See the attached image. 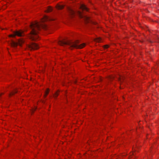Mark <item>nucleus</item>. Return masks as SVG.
Listing matches in <instances>:
<instances>
[{
	"label": "nucleus",
	"instance_id": "obj_1",
	"mask_svg": "<svg viewBox=\"0 0 159 159\" xmlns=\"http://www.w3.org/2000/svg\"><path fill=\"white\" fill-rule=\"evenodd\" d=\"M31 31L29 36L30 39L32 40H35L39 38L38 34L41 28L46 29V25L45 24H40L37 21L32 23L30 25Z\"/></svg>",
	"mask_w": 159,
	"mask_h": 159
},
{
	"label": "nucleus",
	"instance_id": "obj_2",
	"mask_svg": "<svg viewBox=\"0 0 159 159\" xmlns=\"http://www.w3.org/2000/svg\"><path fill=\"white\" fill-rule=\"evenodd\" d=\"M78 40H76L75 42H72L70 40V48H77L81 49L84 47L85 45V43H83L79 45Z\"/></svg>",
	"mask_w": 159,
	"mask_h": 159
},
{
	"label": "nucleus",
	"instance_id": "obj_3",
	"mask_svg": "<svg viewBox=\"0 0 159 159\" xmlns=\"http://www.w3.org/2000/svg\"><path fill=\"white\" fill-rule=\"evenodd\" d=\"M24 42V41L22 39H20L18 40L17 42H16L13 41H12L11 42V45L13 48H16L17 47L18 45L21 46L22 44Z\"/></svg>",
	"mask_w": 159,
	"mask_h": 159
},
{
	"label": "nucleus",
	"instance_id": "obj_4",
	"mask_svg": "<svg viewBox=\"0 0 159 159\" xmlns=\"http://www.w3.org/2000/svg\"><path fill=\"white\" fill-rule=\"evenodd\" d=\"M78 14L80 18H83L86 23L89 22L91 20L89 17L84 15L81 11H79Z\"/></svg>",
	"mask_w": 159,
	"mask_h": 159
},
{
	"label": "nucleus",
	"instance_id": "obj_5",
	"mask_svg": "<svg viewBox=\"0 0 159 159\" xmlns=\"http://www.w3.org/2000/svg\"><path fill=\"white\" fill-rule=\"evenodd\" d=\"M27 47L29 50H35L38 49L39 48V46L35 43H32L28 45Z\"/></svg>",
	"mask_w": 159,
	"mask_h": 159
},
{
	"label": "nucleus",
	"instance_id": "obj_6",
	"mask_svg": "<svg viewBox=\"0 0 159 159\" xmlns=\"http://www.w3.org/2000/svg\"><path fill=\"white\" fill-rule=\"evenodd\" d=\"M23 31L20 30L14 32V34L10 35V36L11 37H14L16 35L20 37L23 36Z\"/></svg>",
	"mask_w": 159,
	"mask_h": 159
},
{
	"label": "nucleus",
	"instance_id": "obj_7",
	"mask_svg": "<svg viewBox=\"0 0 159 159\" xmlns=\"http://www.w3.org/2000/svg\"><path fill=\"white\" fill-rule=\"evenodd\" d=\"M58 43L61 46L67 45L69 44L68 40L66 39L59 40L58 42Z\"/></svg>",
	"mask_w": 159,
	"mask_h": 159
},
{
	"label": "nucleus",
	"instance_id": "obj_8",
	"mask_svg": "<svg viewBox=\"0 0 159 159\" xmlns=\"http://www.w3.org/2000/svg\"><path fill=\"white\" fill-rule=\"evenodd\" d=\"M55 19V18H54L52 17H50L45 16H44V18L42 20V22H43L48 20H53Z\"/></svg>",
	"mask_w": 159,
	"mask_h": 159
},
{
	"label": "nucleus",
	"instance_id": "obj_9",
	"mask_svg": "<svg viewBox=\"0 0 159 159\" xmlns=\"http://www.w3.org/2000/svg\"><path fill=\"white\" fill-rule=\"evenodd\" d=\"M80 8L82 11H88V9L86 6L84 4H82L80 5Z\"/></svg>",
	"mask_w": 159,
	"mask_h": 159
},
{
	"label": "nucleus",
	"instance_id": "obj_10",
	"mask_svg": "<svg viewBox=\"0 0 159 159\" xmlns=\"http://www.w3.org/2000/svg\"><path fill=\"white\" fill-rule=\"evenodd\" d=\"M64 6L62 5L57 4L56 6V8L58 10H61L63 8Z\"/></svg>",
	"mask_w": 159,
	"mask_h": 159
},
{
	"label": "nucleus",
	"instance_id": "obj_11",
	"mask_svg": "<svg viewBox=\"0 0 159 159\" xmlns=\"http://www.w3.org/2000/svg\"><path fill=\"white\" fill-rule=\"evenodd\" d=\"M17 92V90L16 89H15L13 91L9 93V96H10L11 95H14L15 93H16Z\"/></svg>",
	"mask_w": 159,
	"mask_h": 159
},
{
	"label": "nucleus",
	"instance_id": "obj_12",
	"mask_svg": "<svg viewBox=\"0 0 159 159\" xmlns=\"http://www.w3.org/2000/svg\"><path fill=\"white\" fill-rule=\"evenodd\" d=\"M94 40L96 42H101V39L100 38H98L95 39Z\"/></svg>",
	"mask_w": 159,
	"mask_h": 159
},
{
	"label": "nucleus",
	"instance_id": "obj_13",
	"mask_svg": "<svg viewBox=\"0 0 159 159\" xmlns=\"http://www.w3.org/2000/svg\"><path fill=\"white\" fill-rule=\"evenodd\" d=\"M52 8L49 7H48V9H47V10L46 11V12H50V11H52Z\"/></svg>",
	"mask_w": 159,
	"mask_h": 159
},
{
	"label": "nucleus",
	"instance_id": "obj_14",
	"mask_svg": "<svg viewBox=\"0 0 159 159\" xmlns=\"http://www.w3.org/2000/svg\"><path fill=\"white\" fill-rule=\"evenodd\" d=\"M49 89H47V90L45 91V96L46 97L47 95L49 93Z\"/></svg>",
	"mask_w": 159,
	"mask_h": 159
},
{
	"label": "nucleus",
	"instance_id": "obj_15",
	"mask_svg": "<svg viewBox=\"0 0 159 159\" xmlns=\"http://www.w3.org/2000/svg\"><path fill=\"white\" fill-rule=\"evenodd\" d=\"M58 92H56L55 94L54 95V97L55 98H56L58 95Z\"/></svg>",
	"mask_w": 159,
	"mask_h": 159
},
{
	"label": "nucleus",
	"instance_id": "obj_16",
	"mask_svg": "<svg viewBox=\"0 0 159 159\" xmlns=\"http://www.w3.org/2000/svg\"><path fill=\"white\" fill-rule=\"evenodd\" d=\"M123 78L122 77V78H121L120 77L118 78V80L120 82H121L122 79H123Z\"/></svg>",
	"mask_w": 159,
	"mask_h": 159
},
{
	"label": "nucleus",
	"instance_id": "obj_17",
	"mask_svg": "<svg viewBox=\"0 0 159 159\" xmlns=\"http://www.w3.org/2000/svg\"><path fill=\"white\" fill-rule=\"evenodd\" d=\"M104 48H107L109 47V45H106L103 46Z\"/></svg>",
	"mask_w": 159,
	"mask_h": 159
},
{
	"label": "nucleus",
	"instance_id": "obj_18",
	"mask_svg": "<svg viewBox=\"0 0 159 159\" xmlns=\"http://www.w3.org/2000/svg\"><path fill=\"white\" fill-rule=\"evenodd\" d=\"M70 16L71 14V13L72 14L73 13V11H72L71 10V9L70 8Z\"/></svg>",
	"mask_w": 159,
	"mask_h": 159
},
{
	"label": "nucleus",
	"instance_id": "obj_19",
	"mask_svg": "<svg viewBox=\"0 0 159 159\" xmlns=\"http://www.w3.org/2000/svg\"><path fill=\"white\" fill-rule=\"evenodd\" d=\"M157 42L159 43V38H157Z\"/></svg>",
	"mask_w": 159,
	"mask_h": 159
},
{
	"label": "nucleus",
	"instance_id": "obj_20",
	"mask_svg": "<svg viewBox=\"0 0 159 159\" xmlns=\"http://www.w3.org/2000/svg\"><path fill=\"white\" fill-rule=\"evenodd\" d=\"M35 110V109H33L32 110V111H33Z\"/></svg>",
	"mask_w": 159,
	"mask_h": 159
},
{
	"label": "nucleus",
	"instance_id": "obj_21",
	"mask_svg": "<svg viewBox=\"0 0 159 159\" xmlns=\"http://www.w3.org/2000/svg\"><path fill=\"white\" fill-rule=\"evenodd\" d=\"M113 77H110V79H113Z\"/></svg>",
	"mask_w": 159,
	"mask_h": 159
}]
</instances>
